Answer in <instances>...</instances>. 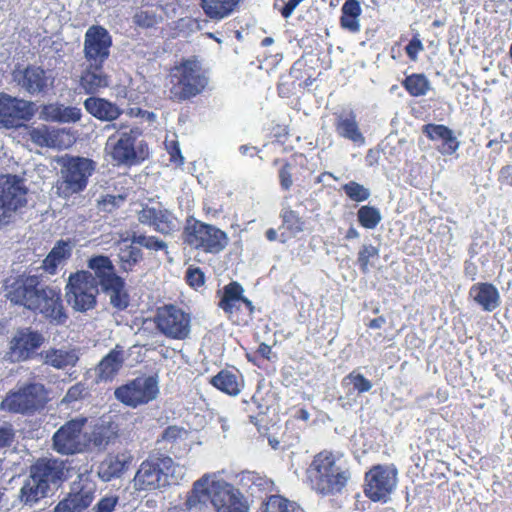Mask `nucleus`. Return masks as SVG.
<instances>
[{
    "label": "nucleus",
    "mask_w": 512,
    "mask_h": 512,
    "mask_svg": "<svg viewBox=\"0 0 512 512\" xmlns=\"http://www.w3.org/2000/svg\"><path fill=\"white\" fill-rule=\"evenodd\" d=\"M31 142L40 147L54 148L56 147L57 135L51 132L47 126L33 128L29 132Z\"/></svg>",
    "instance_id": "45"
},
{
    "label": "nucleus",
    "mask_w": 512,
    "mask_h": 512,
    "mask_svg": "<svg viewBox=\"0 0 512 512\" xmlns=\"http://www.w3.org/2000/svg\"><path fill=\"white\" fill-rule=\"evenodd\" d=\"M118 500L117 496H105L96 503L91 512H113Z\"/></svg>",
    "instance_id": "53"
},
{
    "label": "nucleus",
    "mask_w": 512,
    "mask_h": 512,
    "mask_svg": "<svg viewBox=\"0 0 512 512\" xmlns=\"http://www.w3.org/2000/svg\"><path fill=\"white\" fill-rule=\"evenodd\" d=\"M183 235L188 245L206 253L217 254L228 244V236L224 231L193 218L187 220Z\"/></svg>",
    "instance_id": "11"
},
{
    "label": "nucleus",
    "mask_w": 512,
    "mask_h": 512,
    "mask_svg": "<svg viewBox=\"0 0 512 512\" xmlns=\"http://www.w3.org/2000/svg\"><path fill=\"white\" fill-rule=\"evenodd\" d=\"M50 492L39 483L30 473L24 480L19 491V500L25 506L33 507L40 500L47 497Z\"/></svg>",
    "instance_id": "36"
},
{
    "label": "nucleus",
    "mask_w": 512,
    "mask_h": 512,
    "mask_svg": "<svg viewBox=\"0 0 512 512\" xmlns=\"http://www.w3.org/2000/svg\"><path fill=\"white\" fill-rule=\"evenodd\" d=\"M295 419L302 420V421H308L310 418L309 412L305 408L299 409L295 414Z\"/></svg>",
    "instance_id": "64"
},
{
    "label": "nucleus",
    "mask_w": 512,
    "mask_h": 512,
    "mask_svg": "<svg viewBox=\"0 0 512 512\" xmlns=\"http://www.w3.org/2000/svg\"><path fill=\"white\" fill-rule=\"evenodd\" d=\"M86 111L101 121L111 122L120 117L123 110L115 103L100 97L91 96L84 101Z\"/></svg>",
    "instance_id": "30"
},
{
    "label": "nucleus",
    "mask_w": 512,
    "mask_h": 512,
    "mask_svg": "<svg viewBox=\"0 0 512 512\" xmlns=\"http://www.w3.org/2000/svg\"><path fill=\"white\" fill-rule=\"evenodd\" d=\"M154 322L157 329L168 338L184 340L190 335L191 317L175 305L159 307Z\"/></svg>",
    "instance_id": "14"
},
{
    "label": "nucleus",
    "mask_w": 512,
    "mask_h": 512,
    "mask_svg": "<svg viewBox=\"0 0 512 512\" xmlns=\"http://www.w3.org/2000/svg\"><path fill=\"white\" fill-rule=\"evenodd\" d=\"M129 452L108 455L98 466V476L105 482L121 477L132 462Z\"/></svg>",
    "instance_id": "27"
},
{
    "label": "nucleus",
    "mask_w": 512,
    "mask_h": 512,
    "mask_svg": "<svg viewBox=\"0 0 512 512\" xmlns=\"http://www.w3.org/2000/svg\"><path fill=\"white\" fill-rule=\"evenodd\" d=\"M138 221L144 225L154 227L161 234H171L177 230V219L167 209L143 205L138 212Z\"/></svg>",
    "instance_id": "23"
},
{
    "label": "nucleus",
    "mask_w": 512,
    "mask_h": 512,
    "mask_svg": "<svg viewBox=\"0 0 512 512\" xmlns=\"http://www.w3.org/2000/svg\"><path fill=\"white\" fill-rule=\"evenodd\" d=\"M125 361V351L122 346L116 345L106 354L95 368L99 381H112L119 373Z\"/></svg>",
    "instance_id": "26"
},
{
    "label": "nucleus",
    "mask_w": 512,
    "mask_h": 512,
    "mask_svg": "<svg viewBox=\"0 0 512 512\" xmlns=\"http://www.w3.org/2000/svg\"><path fill=\"white\" fill-rule=\"evenodd\" d=\"M338 456L330 450H322L314 455L306 470L307 481L312 490L321 496H335L346 488L351 473L339 465Z\"/></svg>",
    "instance_id": "2"
},
{
    "label": "nucleus",
    "mask_w": 512,
    "mask_h": 512,
    "mask_svg": "<svg viewBox=\"0 0 512 512\" xmlns=\"http://www.w3.org/2000/svg\"><path fill=\"white\" fill-rule=\"evenodd\" d=\"M379 258V249L371 244L363 245L358 251L357 263L360 271L366 274L370 270L371 260Z\"/></svg>",
    "instance_id": "46"
},
{
    "label": "nucleus",
    "mask_w": 512,
    "mask_h": 512,
    "mask_svg": "<svg viewBox=\"0 0 512 512\" xmlns=\"http://www.w3.org/2000/svg\"><path fill=\"white\" fill-rule=\"evenodd\" d=\"M170 82V98L183 102L200 94L207 86L208 78L195 62L186 61L171 74Z\"/></svg>",
    "instance_id": "8"
},
{
    "label": "nucleus",
    "mask_w": 512,
    "mask_h": 512,
    "mask_svg": "<svg viewBox=\"0 0 512 512\" xmlns=\"http://www.w3.org/2000/svg\"><path fill=\"white\" fill-rule=\"evenodd\" d=\"M217 296L219 297L218 307L225 314L242 316L244 323L252 320L254 305L251 300L244 296V288L240 283L236 281L228 283L217 291Z\"/></svg>",
    "instance_id": "17"
},
{
    "label": "nucleus",
    "mask_w": 512,
    "mask_h": 512,
    "mask_svg": "<svg viewBox=\"0 0 512 512\" xmlns=\"http://www.w3.org/2000/svg\"><path fill=\"white\" fill-rule=\"evenodd\" d=\"M87 268L95 272L98 288L109 297L113 308L122 311L129 306L130 297L125 279L117 274L115 265L106 255H93L87 260Z\"/></svg>",
    "instance_id": "5"
},
{
    "label": "nucleus",
    "mask_w": 512,
    "mask_h": 512,
    "mask_svg": "<svg viewBox=\"0 0 512 512\" xmlns=\"http://www.w3.org/2000/svg\"><path fill=\"white\" fill-rule=\"evenodd\" d=\"M47 401V390L41 383L24 384L17 390L7 393L1 402V409L22 415H31L44 406Z\"/></svg>",
    "instance_id": "10"
},
{
    "label": "nucleus",
    "mask_w": 512,
    "mask_h": 512,
    "mask_svg": "<svg viewBox=\"0 0 512 512\" xmlns=\"http://www.w3.org/2000/svg\"><path fill=\"white\" fill-rule=\"evenodd\" d=\"M96 487L84 484L78 491L69 493L54 508L53 512H85L95 499Z\"/></svg>",
    "instance_id": "25"
},
{
    "label": "nucleus",
    "mask_w": 512,
    "mask_h": 512,
    "mask_svg": "<svg viewBox=\"0 0 512 512\" xmlns=\"http://www.w3.org/2000/svg\"><path fill=\"white\" fill-rule=\"evenodd\" d=\"M336 133L356 145H363L365 137L363 136L356 115L353 111L347 114H339L334 123Z\"/></svg>",
    "instance_id": "32"
},
{
    "label": "nucleus",
    "mask_w": 512,
    "mask_h": 512,
    "mask_svg": "<svg viewBox=\"0 0 512 512\" xmlns=\"http://www.w3.org/2000/svg\"><path fill=\"white\" fill-rule=\"evenodd\" d=\"M423 50V44L421 40L415 36L413 37L409 43L405 47V52L410 60L415 61L419 52Z\"/></svg>",
    "instance_id": "58"
},
{
    "label": "nucleus",
    "mask_w": 512,
    "mask_h": 512,
    "mask_svg": "<svg viewBox=\"0 0 512 512\" xmlns=\"http://www.w3.org/2000/svg\"><path fill=\"white\" fill-rule=\"evenodd\" d=\"M71 246L69 243L64 241H59L49 252L53 257L60 262L61 264L71 256Z\"/></svg>",
    "instance_id": "52"
},
{
    "label": "nucleus",
    "mask_w": 512,
    "mask_h": 512,
    "mask_svg": "<svg viewBox=\"0 0 512 512\" xmlns=\"http://www.w3.org/2000/svg\"><path fill=\"white\" fill-rule=\"evenodd\" d=\"M381 219L380 210L375 206L363 205L357 211L358 223L365 229H375L381 222Z\"/></svg>",
    "instance_id": "43"
},
{
    "label": "nucleus",
    "mask_w": 512,
    "mask_h": 512,
    "mask_svg": "<svg viewBox=\"0 0 512 512\" xmlns=\"http://www.w3.org/2000/svg\"><path fill=\"white\" fill-rule=\"evenodd\" d=\"M159 395L157 376H140L129 380L114 390V397L131 408L148 404Z\"/></svg>",
    "instance_id": "12"
},
{
    "label": "nucleus",
    "mask_w": 512,
    "mask_h": 512,
    "mask_svg": "<svg viewBox=\"0 0 512 512\" xmlns=\"http://www.w3.org/2000/svg\"><path fill=\"white\" fill-rule=\"evenodd\" d=\"M141 135L139 127L121 124L108 137L105 150L116 165L132 166L148 157V146L140 139Z\"/></svg>",
    "instance_id": "4"
},
{
    "label": "nucleus",
    "mask_w": 512,
    "mask_h": 512,
    "mask_svg": "<svg viewBox=\"0 0 512 512\" xmlns=\"http://www.w3.org/2000/svg\"><path fill=\"white\" fill-rule=\"evenodd\" d=\"M498 180L500 183L512 186V165H506L500 169Z\"/></svg>",
    "instance_id": "61"
},
{
    "label": "nucleus",
    "mask_w": 512,
    "mask_h": 512,
    "mask_svg": "<svg viewBox=\"0 0 512 512\" xmlns=\"http://www.w3.org/2000/svg\"><path fill=\"white\" fill-rule=\"evenodd\" d=\"M117 256L121 271L126 273L133 271L143 260V252L137 243H133L131 236L119 242Z\"/></svg>",
    "instance_id": "34"
},
{
    "label": "nucleus",
    "mask_w": 512,
    "mask_h": 512,
    "mask_svg": "<svg viewBox=\"0 0 512 512\" xmlns=\"http://www.w3.org/2000/svg\"><path fill=\"white\" fill-rule=\"evenodd\" d=\"M208 503L212 504V483L207 475L202 476L193 484L192 490L188 493L185 505L188 510H201Z\"/></svg>",
    "instance_id": "35"
},
{
    "label": "nucleus",
    "mask_w": 512,
    "mask_h": 512,
    "mask_svg": "<svg viewBox=\"0 0 512 512\" xmlns=\"http://www.w3.org/2000/svg\"><path fill=\"white\" fill-rule=\"evenodd\" d=\"M58 163L60 165V180L57 184V191L64 198L83 191L95 170L93 160L80 156L66 155Z\"/></svg>",
    "instance_id": "6"
},
{
    "label": "nucleus",
    "mask_w": 512,
    "mask_h": 512,
    "mask_svg": "<svg viewBox=\"0 0 512 512\" xmlns=\"http://www.w3.org/2000/svg\"><path fill=\"white\" fill-rule=\"evenodd\" d=\"M297 509L296 503L281 495L274 494L268 496L267 500L263 502L261 512H297Z\"/></svg>",
    "instance_id": "42"
},
{
    "label": "nucleus",
    "mask_w": 512,
    "mask_h": 512,
    "mask_svg": "<svg viewBox=\"0 0 512 512\" xmlns=\"http://www.w3.org/2000/svg\"><path fill=\"white\" fill-rule=\"evenodd\" d=\"M111 46L112 37L106 28L90 26L84 35L83 53L86 62L94 67L103 66L110 56Z\"/></svg>",
    "instance_id": "18"
},
{
    "label": "nucleus",
    "mask_w": 512,
    "mask_h": 512,
    "mask_svg": "<svg viewBox=\"0 0 512 512\" xmlns=\"http://www.w3.org/2000/svg\"><path fill=\"white\" fill-rule=\"evenodd\" d=\"M15 432L10 423L0 426V449L9 447L14 440Z\"/></svg>",
    "instance_id": "56"
},
{
    "label": "nucleus",
    "mask_w": 512,
    "mask_h": 512,
    "mask_svg": "<svg viewBox=\"0 0 512 512\" xmlns=\"http://www.w3.org/2000/svg\"><path fill=\"white\" fill-rule=\"evenodd\" d=\"M349 381L350 384L353 385L354 389L358 393L368 392L372 388V383L370 380L364 377V375L360 373H356L355 371L349 373L344 379L343 382Z\"/></svg>",
    "instance_id": "49"
},
{
    "label": "nucleus",
    "mask_w": 512,
    "mask_h": 512,
    "mask_svg": "<svg viewBox=\"0 0 512 512\" xmlns=\"http://www.w3.org/2000/svg\"><path fill=\"white\" fill-rule=\"evenodd\" d=\"M184 477L183 466L175 464L171 457L153 451L140 464L134 477V486L137 490L151 491L178 484Z\"/></svg>",
    "instance_id": "3"
},
{
    "label": "nucleus",
    "mask_w": 512,
    "mask_h": 512,
    "mask_svg": "<svg viewBox=\"0 0 512 512\" xmlns=\"http://www.w3.org/2000/svg\"><path fill=\"white\" fill-rule=\"evenodd\" d=\"M240 0H201V7L207 17L222 20L233 13Z\"/></svg>",
    "instance_id": "38"
},
{
    "label": "nucleus",
    "mask_w": 512,
    "mask_h": 512,
    "mask_svg": "<svg viewBox=\"0 0 512 512\" xmlns=\"http://www.w3.org/2000/svg\"><path fill=\"white\" fill-rule=\"evenodd\" d=\"M280 218L282 225L291 234L296 235L304 230L305 221L299 213L293 210L290 206L284 207L281 210Z\"/></svg>",
    "instance_id": "44"
},
{
    "label": "nucleus",
    "mask_w": 512,
    "mask_h": 512,
    "mask_svg": "<svg viewBox=\"0 0 512 512\" xmlns=\"http://www.w3.org/2000/svg\"><path fill=\"white\" fill-rule=\"evenodd\" d=\"M85 392V386L82 383H77L73 386H71L66 395L64 396L62 402L70 404L72 402H75L79 399H81Z\"/></svg>",
    "instance_id": "57"
},
{
    "label": "nucleus",
    "mask_w": 512,
    "mask_h": 512,
    "mask_svg": "<svg viewBox=\"0 0 512 512\" xmlns=\"http://www.w3.org/2000/svg\"><path fill=\"white\" fill-rule=\"evenodd\" d=\"M5 296L15 305L39 312L53 325H63L68 319L60 290L42 284L37 275L16 279L7 285Z\"/></svg>",
    "instance_id": "1"
},
{
    "label": "nucleus",
    "mask_w": 512,
    "mask_h": 512,
    "mask_svg": "<svg viewBox=\"0 0 512 512\" xmlns=\"http://www.w3.org/2000/svg\"><path fill=\"white\" fill-rule=\"evenodd\" d=\"M403 88L412 97L425 96L431 88V83L423 73L407 75L401 82Z\"/></svg>",
    "instance_id": "41"
},
{
    "label": "nucleus",
    "mask_w": 512,
    "mask_h": 512,
    "mask_svg": "<svg viewBox=\"0 0 512 512\" xmlns=\"http://www.w3.org/2000/svg\"><path fill=\"white\" fill-rule=\"evenodd\" d=\"M86 419H73L61 426L53 435V449L62 455H73L84 452L89 439L83 432Z\"/></svg>",
    "instance_id": "13"
},
{
    "label": "nucleus",
    "mask_w": 512,
    "mask_h": 512,
    "mask_svg": "<svg viewBox=\"0 0 512 512\" xmlns=\"http://www.w3.org/2000/svg\"><path fill=\"white\" fill-rule=\"evenodd\" d=\"M98 278L95 272L81 270L70 274L65 287V297L69 306L77 312H87L97 305L99 294Z\"/></svg>",
    "instance_id": "7"
},
{
    "label": "nucleus",
    "mask_w": 512,
    "mask_h": 512,
    "mask_svg": "<svg viewBox=\"0 0 512 512\" xmlns=\"http://www.w3.org/2000/svg\"><path fill=\"white\" fill-rule=\"evenodd\" d=\"M422 131L431 141L442 140V145L438 150L443 155H452L459 148L460 143L453 131L443 124L428 123L422 127Z\"/></svg>",
    "instance_id": "28"
},
{
    "label": "nucleus",
    "mask_w": 512,
    "mask_h": 512,
    "mask_svg": "<svg viewBox=\"0 0 512 512\" xmlns=\"http://www.w3.org/2000/svg\"><path fill=\"white\" fill-rule=\"evenodd\" d=\"M12 77L16 85L31 96L47 94L55 81L51 71L32 64L24 68H16Z\"/></svg>",
    "instance_id": "16"
},
{
    "label": "nucleus",
    "mask_w": 512,
    "mask_h": 512,
    "mask_svg": "<svg viewBox=\"0 0 512 512\" xmlns=\"http://www.w3.org/2000/svg\"><path fill=\"white\" fill-rule=\"evenodd\" d=\"M307 157L302 153H294L279 170V182L283 190L288 191L293 185L292 170L296 167L306 168Z\"/></svg>",
    "instance_id": "39"
},
{
    "label": "nucleus",
    "mask_w": 512,
    "mask_h": 512,
    "mask_svg": "<svg viewBox=\"0 0 512 512\" xmlns=\"http://www.w3.org/2000/svg\"><path fill=\"white\" fill-rule=\"evenodd\" d=\"M35 104L22 98L0 92V124L5 128L18 127L35 115Z\"/></svg>",
    "instance_id": "19"
},
{
    "label": "nucleus",
    "mask_w": 512,
    "mask_h": 512,
    "mask_svg": "<svg viewBox=\"0 0 512 512\" xmlns=\"http://www.w3.org/2000/svg\"><path fill=\"white\" fill-rule=\"evenodd\" d=\"M210 383L228 395H237L240 392L241 382L238 375L229 370H221L211 378Z\"/></svg>",
    "instance_id": "40"
},
{
    "label": "nucleus",
    "mask_w": 512,
    "mask_h": 512,
    "mask_svg": "<svg viewBox=\"0 0 512 512\" xmlns=\"http://www.w3.org/2000/svg\"><path fill=\"white\" fill-rule=\"evenodd\" d=\"M386 323V318L384 316H379L370 320L367 324V327L370 329H379Z\"/></svg>",
    "instance_id": "63"
},
{
    "label": "nucleus",
    "mask_w": 512,
    "mask_h": 512,
    "mask_svg": "<svg viewBox=\"0 0 512 512\" xmlns=\"http://www.w3.org/2000/svg\"><path fill=\"white\" fill-rule=\"evenodd\" d=\"M185 433L186 431L183 428L178 426H169L163 431L162 437L157 441V444L159 445L163 442L174 443L182 434Z\"/></svg>",
    "instance_id": "55"
},
{
    "label": "nucleus",
    "mask_w": 512,
    "mask_h": 512,
    "mask_svg": "<svg viewBox=\"0 0 512 512\" xmlns=\"http://www.w3.org/2000/svg\"><path fill=\"white\" fill-rule=\"evenodd\" d=\"M65 462L56 458H39L29 468V473L51 492L66 479Z\"/></svg>",
    "instance_id": "20"
},
{
    "label": "nucleus",
    "mask_w": 512,
    "mask_h": 512,
    "mask_svg": "<svg viewBox=\"0 0 512 512\" xmlns=\"http://www.w3.org/2000/svg\"><path fill=\"white\" fill-rule=\"evenodd\" d=\"M186 281L191 287H201L205 283L203 271L200 268H188L186 271Z\"/></svg>",
    "instance_id": "54"
},
{
    "label": "nucleus",
    "mask_w": 512,
    "mask_h": 512,
    "mask_svg": "<svg viewBox=\"0 0 512 512\" xmlns=\"http://www.w3.org/2000/svg\"><path fill=\"white\" fill-rule=\"evenodd\" d=\"M45 342L44 335L30 327L16 331L10 341V350L18 361H26L37 357L36 350Z\"/></svg>",
    "instance_id": "22"
},
{
    "label": "nucleus",
    "mask_w": 512,
    "mask_h": 512,
    "mask_svg": "<svg viewBox=\"0 0 512 512\" xmlns=\"http://www.w3.org/2000/svg\"><path fill=\"white\" fill-rule=\"evenodd\" d=\"M275 490L274 482L266 476H258V492L265 494L271 493Z\"/></svg>",
    "instance_id": "59"
},
{
    "label": "nucleus",
    "mask_w": 512,
    "mask_h": 512,
    "mask_svg": "<svg viewBox=\"0 0 512 512\" xmlns=\"http://www.w3.org/2000/svg\"><path fill=\"white\" fill-rule=\"evenodd\" d=\"M28 189L16 175L0 176V228L12 222L27 205Z\"/></svg>",
    "instance_id": "9"
},
{
    "label": "nucleus",
    "mask_w": 512,
    "mask_h": 512,
    "mask_svg": "<svg viewBox=\"0 0 512 512\" xmlns=\"http://www.w3.org/2000/svg\"><path fill=\"white\" fill-rule=\"evenodd\" d=\"M345 195L355 202H364L370 197V191L356 181H349L342 186Z\"/></svg>",
    "instance_id": "48"
},
{
    "label": "nucleus",
    "mask_w": 512,
    "mask_h": 512,
    "mask_svg": "<svg viewBox=\"0 0 512 512\" xmlns=\"http://www.w3.org/2000/svg\"><path fill=\"white\" fill-rule=\"evenodd\" d=\"M124 201L125 197L123 195L107 194L98 201V205L101 211L111 213L116 208H119Z\"/></svg>",
    "instance_id": "50"
},
{
    "label": "nucleus",
    "mask_w": 512,
    "mask_h": 512,
    "mask_svg": "<svg viewBox=\"0 0 512 512\" xmlns=\"http://www.w3.org/2000/svg\"><path fill=\"white\" fill-rule=\"evenodd\" d=\"M131 240L133 243H137L139 247H144L148 250L160 251L167 249V243L156 236H146L144 234L133 232L131 234Z\"/></svg>",
    "instance_id": "47"
},
{
    "label": "nucleus",
    "mask_w": 512,
    "mask_h": 512,
    "mask_svg": "<svg viewBox=\"0 0 512 512\" xmlns=\"http://www.w3.org/2000/svg\"><path fill=\"white\" fill-rule=\"evenodd\" d=\"M110 85V77L103 71V66L94 67L87 63L80 77V86L86 94H95L101 88Z\"/></svg>",
    "instance_id": "33"
},
{
    "label": "nucleus",
    "mask_w": 512,
    "mask_h": 512,
    "mask_svg": "<svg viewBox=\"0 0 512 512\" xmlns=\"http://www.w3.org/2000/svg\"><path fill=\"white\" fill-rule=\"evenodd\" d=\"M134 23L143 28H151L158 23V18L152 10H140L133 17Z\"/></svg>",
    "instance_id": "51"
},
{
    "label": "nucleus",
    "mask_w": 512,
    "mask_h": 512,
    "mask_svg": "<svg viewBox=\"0 0 512 512\" xmlns=\"http://www.w3.org/2000/svg\"><path fill=\"white\" fill-rule=\"evenodd\" d=\"M43 364L57 370L75 367L80 358V349L71 346L50 347L37 354Z\"/></svg>",
    "instance_id": "24"
},
{
    "label": "nucleus",
    "mask_w": 512,
    "mask_h": 512,
    "mask_svg": "<svg viewBox=\"0 0 512 512\" xmlns=\"http://www.w3.org/2000/svg\"><path fill=\"white\" fill-rule=\"evenodd\" d=\"M469 296L487 312L494 311L500 305L498 289L491 283L480 282L474 284L469 290Z\"/></svg>",
    "instance_id": "31"
},
{
    "label": "nucleus",
    "mask_w": 512,
    "mask_h": 512,
    "mask_svg": "<svg viewBox=\"0 0 512 512\" xmlns=\"http://www.w3.org/2000/svg\"><path fill=\"white\" fill-rule=\"evenodd\" d=\"M169 154L171 161L182 165L184 163V157L181 154L180 147L177 142H172L169 148Z\"/></svg>",
    "instance_id": "62"
},
{
    "label": "nucleus",
    "mask_w": 512,
    "mask_h": 512,
    "mask_svg": "<svg viewBox=\"0 0 512 512\" xmlns=\"http://www.w3.org/2000/svg\"><path fill=\"white\" fill-rule=\"evenodd\" d=\"M397 483V471L385 465L372 466L365 473L364 494L372 502H387Z\"/></svg>",
    "instance_id": "15"
},
{
    "label": "nucleus",
    "mask_w": 512,
    "mask_h": 512,
    "mask_svg": "<svg viewBox=\"0 0 512 512\" xmlns=\"http://www.w3.org/2000/svg\"><path fill=\"white\" fill-rule=\"evenodd\" d=\"M362 8L358 0H346L341 7L340 27L352 33L360 31Z\"/></svg>",
    "instance_id": "37"
},
{
    "label": "nucleus",
    "mask_w": 512,
    "mask_h": 512,
    "mask_svg": "<svg viewBox=\"0 0 512 512\" xmlns=\"http://www.w3.org/2000/svg\"><path fill=\"white\" fill-rule=\"evenodd\" d=\"M82 117V111L75 106H65L62 103H49L42 107L40 118L57 123H76Z\"/></svg>",
    "instance_id": "29"
},
{
    "label": "nucleus",
    "mask_w": 512,
    "mask_h": 512,
    "mask_svg": "<svg viewBox=\"0 0 512 512\" xmlns=\"http://www.w3.org/2000/svg\"><path fill=\"white\" fill-rule=\"evenodd\" d=\"M61 263L58 262L54 257L53 255H51L50 253L46 256V258L43 260V263H42V268L44 269V271H46L47 273L49 274H55L56 273V270L58 268V266L60 265Z\"/></svg>",
    "instance_id": "60"
},
{
    "label": "nucleus",
    "mask_w": 512,
    "mask_h": 512,
    "mask_svg": "<svg viewBox=\"0 0 512 512\" xmlns=\"http://www.w3.org/2000/svg\"><path fill=\"white\" fill-rule=\"evenodd\" d=\"M212 505L216 512H248L240 492L224 480L212 482Z\"/></svg>",
    "instance_id": "21"
}]
</instances>
